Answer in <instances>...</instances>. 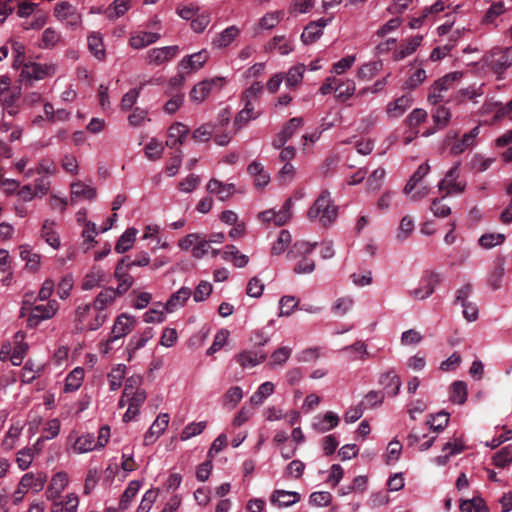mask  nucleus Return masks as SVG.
<instances>
[{
    "mask_svg": "<svg viewBox=\"0 0 512 512\" xmlns=\"http://www.w3.org/2000/svg\"><path fill=\"white\" fill-rule=\"evenodd\" d=\"M338 208L333 205L330 192L323 190L307 212L310 220L319 219L322 226L331 225L337 218Z\"/></svg>",
    "mask_w": 512,
    "mask_h": 512,
    "instance_id": "obj_1",
    "label": "nucleus"
},
{
    "mask_svg": "<svg viewBox=\"0 0 512 512\" xmlns=\"http://www.w3.org/2000/svg\"><path fill=\"white\" fill-rule=\"evenodd\" d=\"M135 324V317L126 313L120 314L114 322L110 336L104 343H101V352L103 354L110 353L114 349V343L128 335L134 329Z\"/></svg>",
    "mask_w": 512,
    "mask_h": 512,
    "instance_id": "obj_2",
    "label": "nucleus"
},
{
    "mask_svg": "<svg viewBox=\"0 0 512 512\" xmlns=\"http://www.w3.org/2000/svg\"><path fill=\"white\" fill-rule=\"evenodd\" d=\"M484 63L498 78L512 65V47L494 48L484 57Z\"/></svg>",
    "mask_w": 512,
    "mask_h": 512,
    "instance_id": "obj_3",
    "label": "nucleus"
},
{
    "mask_svg": "<svg viewBox=\"0 0 512 512\" xmlns=\"http://www.w3.org/2000/svg\"><path fill=\"white\" fill-rule=\"evenodd\" d=\"M58 309L59 304L56 300H50L47 304L34 306L27 318V326L29 328H34L41 321L51 319L56 314Z\"/></svg>",
    "mask_w": 512,
    "mask_h": 512,
    "instance_id": "obj_4",
    "label": "nucleus"
},
{
    "mask_svg": "<svg viewBox=\"0 0 512 512\" xmlns=\"http://www.w3.org/2000/svg\"><path fill=\"white\" fill-rule=\"evenodd\" d=\"M292 205V199L288 198L278 212L273 209L263 211L259 214V218L263 222H274L277 226H283L292 217Z\"/></svg>",
    "mask_w": 512,
    "mask_h": 512,
    "instance_id": "obj_5",
    "label": "nucleus"
},
{
    "mask_svg": "<svg viewBox=\"0 0 512 512\" xmlns=\"http://www.w3.org/2000/svg\"><path fill=\"white\" fill-rule=\"evenodd\" d=\"M458 78L459 74L455 72L447 74L443 78L435 81V83L430 89L428 101L433 105H437L438 103H440L444 98L442 92L447 91L449 85Z\"/></svg>",
    "mask_w": 512,
    "mask_h": 512,
    "instance_id": "obj_6",
    "label": "nucleus"
},
{
    "mask_svg": "<svg viewBox=\"0 0 512 512\" xmlns=\"http://www.w3.org/2000/svg\"><path fill=\"white\" fill-rule=\"evenodd\" d=\"M169 423V415L160 414L144 435V445H151L165 431Z\"/></svg>",
    "mask_w": 512,
    "mask_h": 512,
    "instance_id": "obj_7",
    "label": "nucleus"
},
{
    "mask_svg": "<svg viewBox=\"0 0 512 512\" xmlns=\"http://www.w3.org/2000/svg\"><path fill=\"white\" fill-rule=\"evenodd\" d=\"M301 500V495L295 491L277 489L271 497L270 502L279 508L289 507Z\"/></svg>",
    "mask_w": 512,
    "mask_h": 512,
    "instance_id": "obj_8",
    "label": "nucleus"
},
{
    "mask_svg": "<svg viewBox=\"0 0 512 512\" xmlns=\"http://www.w3.org/2000/svg\"><path fill=\"white\" fill-rule=\"evenodd\" d=\"M189 133V128L180 122L173 123L168 129V137L166 146L169 148H176L184 142V139Z\"/></svg>",
    "mask_w": 512,
    "mask_h": 512,
    "instance_id": "obj_9",
    "label": "nucleus"
},
{
    "mask_svg": "<svg viewBox=\"0 0 512 512\" xmlns=\"http://www.w3.org/2000/svg\"><path fill=\"white\" fill-rule=\"evenodd\" d=\"M178 53V46H166L162 48H153L148 51L147 59L149 63L160 65L169 61Z\"/></svg>",
    "mask_w": 512,
    "mask_h": 512,
    "instance_id": "obj_10",
    "label": "nucleus"
},
{
    "mask_svg": "<svg viewBox=\"0 0 512 512\" xmlns=\"http://www.w3.org/2000/svg\"><path fill=\"white\" fill-rule=\"evenodd\" d=\"M207 191L210 194H214L220 201H225L235 193L234 184H225L215 178H212L207 186Z\"/></svg>",
    "mask_w": 512,
    "mask_h": 512,
    "instance_id": "obj_11",
    "label": "nucleus"
},
{
    "mask_svg": "<svg viewBox=\"0 0 512 512\" xmlns=\"http://www.w3.org/2000/svg\"><path fill=\"white\" fill-rule=\"evenodd\" d=\"M422 40L423 37L420 35H416L414 37L404 40L400 44L399 48L394 52L393 59L395 61H399L413 54L416 51V49L420 46Z\"/></svg>",
    "mask_w": 512,
    "mask_h": 512,
    "instance_id": "obj_12",
    "label": "nucleus"
},
{
    "mask_svg": "<svg viewBox=\"0 0 512 512\" xmlns=\"http://www.w3.org/2000/svg\"><path fill=\"white\" fill-rule=\"evenodd\" d=\"M220 79L204 80L196 84L190 92L192 101L202 102L210 94L212 88L217 85Z\"/></svg>",
    "mask_w": 512,
    "mask_h": 512,
    "instance_id": "obj_13",
    "label": "nucleus"
},
{
    "mask_svg": "<svg viewBox=\"0 0 512 512\" xmlns=\"http://www.w3.org/2000/svg\"><path fill=\"white\" fill-rule=\"evenodd\" d=\"M380 384L384 387L388 396L394 397L400 390L401 380L394 371H389L381 376Z\"/></svg>",
    "mask_w": 512,
    "mask_h": 512,
    "instance_id": "obj_14",
    "label": "nucleus"
},
{
    "mask_svg": "<svg viewBox=\"0 0 512 512\" xmlns=\"http://www.w3.org/2000/svg\"><path fill=\"white\" fill-rule=\"evenodd\" d=\"M191 295V289L188 287H182L177 292L173 293L166 303V309L169 312H173L178 307L183 306Z\"/></svg>",
    "mask_w": 512,
    "mask_h": 512,
    "instance_id": "obj_15",
    "label": "nucleus"
},
{
    "mask_svg": "<svg viewBox=\"0 0 512 512\" xmlns=\"http://www.w3.org/2000/svg\"><path fill=\"white\" fill-rule=\"evenodd\" d=\"M222 258L226 261L231 260L234 266L242 268L248 264V256L241 254L234 245H227L222 252Z\"/></svg>",
    "mask_w": 512,
    "mask_h": 512,
    "instance_id": "obj_16",
    "label": "nucleus"
},
{
    "mask_svg": "<svg viewBox=\"0 0 512 512\" xmlns=\"http://www.w3.org/2000/svg\"><path fill=\"white\" fill-rule=\"evenodd\" d=\"M240 30L236 26H230L218 34L212 44L217 48H224L231 44L239 35Z\"/></svg>",
    "mask_w": 512,
    "mask_h": 512,
    "instance_id": "obj_17",
    "label": "nucleus"
},
{
    "mask_svg": "<svg viewBox=\"0 0 512 512\" xmlns=\"http://www.w3.org/2000/svg\"><path fill=\"white\" fill-rule=\"evenodd\" d=\"M207 59L208 53L205 50H203L184 58L180 62V66L185 70H197L204 65Z\"/></svg>",
    "mask_w": 512,
    "mask_h": 512,
    "instance_id": "obj_18",
    "label": "nucleus"
},
{
    "mask_svg": "<svg viewBox=\"0 0 512 512\" xmlns=\"http://www.w3.org/2000/svg\"><path fill=\"white\" fill-rule=\"evenodd\" d=\"M46 475L39 473L35 476L33 473H26L21 478V487L24 489L32 488L36 492H39L43 489L46 482Z\"/></svg>",
    "mask_w": 512,
    "mask_h": 512,
    "instance_id": "obj_19",
    "label": "nucleus"
},
{
    "mask_svg": "<svg viewBox=\"0 0 512 512\" xmlns=\"http://www.w3.org/2000/svg\"><path fill=\"white\" fill-rule=\"evenodd\" d=\"M78 453H87L94 449H98L94 434L87 433L79 436L73 446Z\"/></svg>",
    "mask_w": 512,
    "mask_h": 512,
    "instance_id": "obj_20",
    "label": "nucleus"
},
{
    "mask_svg": "<svg viewBox=\"0 0 512 512\" xmlns=\"http://www.w3.org/2000/svg\"><path fill=\"white\" fill-rule=\"evenodd\" d=\"M317 243H310L304 240L296 241L292 248L288 251L287 257L290 259H294L296 257H306L316 247Z\"/></svg>",
    "mask_w": 512,
    "mask_h": 512,
    "instance_id": "obj_21",
    "label": "nucleus"
},
{
    "mask_svg": "<svg viewBox=\"0 0 512 512\" xmlns=\"http://www.w3.org/2000/svg\"><path fill=\"white\" fill-rule=\"evenodd\" d=\"M266 354L261 352L244 351L237 356V361L242 367L255 366L266 359Z\"/></svg>",
    "mask_w": 512,
    "mask_h": 512,
    "instance_id": "obj_22",
    "label": "nucleus"
},
{
    "mask_svg": "<svg viewBox=\"0 0 512 512\" xmlns=\"http://www.w3.org/2000/svg\"><path fill=\"white\" fill-rule=\"evenodd\" d=\"M140 487H141V483L138 480H132L128 484L127 488L125 489V491L123 492V494L120 498V502H119L120 510H126L130 506L133 498L138 493Z\"/></svg>",
    "mask_w": 512,
    "mask_h": 512,
    "instance_id": "obj_23",
    "label": "nucleus"
},
{
    "mask_svg": "<svg viewBox=\"0 0 512 512\" xmlns=\"http://www.w3.org/2000/svg\"><path fill=\"white\" fill-rule=\"evenodd\" d=\"M116 298V291L114 288L108 287L101 291L93 302L95 310H105L106 307L113 303Z\"/></svg>",
    "mask_w": 512,
    "mask_h": 512,
    "instance_id": "obj_24",
    "label": "nucleus"
},
{
    "mask_svg": "<svg viewBox=\"0 0 512 512\" xmlns=\"http://www.w3.org/2000/svg\"><path fill=\"white\" fill-rule=\"evenodd\" d=\"M137 232L138 231L135 228H128L117 241L115 251L117 253H124L128 251L136 239Z\"/></svg>",
    "mask_w": 512,
    "mask_h": 512,
    "instance_id": "obj_25",
    "label": "nucleus"
},
{
    "mask_svg": "<svg viewBox=\"0 0 512 512\" xmlns=\"http://www.w3.org/2000/svg\"><path fill=\"white\" fill-rule=\"evenodd\" d=\"M96 195V190L82 182H75L71 184V200L76 198H84L92 200Z\"/></svg>",
    "mask_w": 512,
    "mask_h": 512,
    "instance_id": "obj_26",
    "label": "nucleus"
},
{
    "mask_svg": "<svg viewBox=\"0 0 512 512\" xmlns=\"http://www.w3.org/2000/svg\"><path fill=\"white\" fill-rule=\"evenodd\" d=\"M159 35L152 32H140L130 38V45L135 49H141L157 41Z\"/></svg>",
    "mask_w": 512,
    "mask_h": 512,
    "instance_id": "obj_27",
    "label": "nucleus"
},
{
    "mask_svg": "<svg viewBox=\"0 0 512 512\" xmlns=\"http://www.w3.org/2000/svg\"><path fill=\"white\" fill-rule=\"evenodd\" d=\"M467 399V385L463 381H455L451 385L450 400L456 404H464Z\"/></svg>",
    "mask_w": 512,
    "mask_h": 512,
    "instance_id": "obj_28",
    "label": "nucleus"
},
{
    "mask_svg": "<svg viewBox=\"0 0 512 512\" xmlns=\"http://www.w3.org/2000/svg\"><path fill=\"white\" fill-rule=\"evenodd\" d=\"M84 377V369L77 367L72 370L66 378L65 391L72 392L77 390L82 383Z\"/></svg>",
    "mask_w": 512,
    "mask_h": 512,
    "instance_id": "obj_29",
    "label": "nucleus"
},
{
    "mask_svg": "<svg viewBox=\"0 0 512 512\" xmlns=\"http://www.w3.org/2000/svg\"><path fill=\"white\" fill-rule=\"evenodd\" d=\"M88 48L97 59H104L105 49L99 33H93L88 37Z\"/></svg>",
    "mask_w": 512,
    "mask_h": 512,
    "instance_id": "obj_30",
    "label": "nucleus"
},
{
    "mask_svg": "<svg viewBox=\"0 0 512 512\" xmlns=\"http://www.w3.org/2000/svg\"><path fill=\"white\" fill-rule=\"evenodd\" d=\"M19 99V94L16 92H10L6 96L2 97L0 100V105L3 107V110L10 116H15L19 112V106L17 105V101Z\"/></svg>",
    "mask_w": 512,
    "mask_h": 512,
    "instance_id": "obj_31",
    "label": "nucleus"
},
{
    "mask_svg": "<svg viewBox=\"0 0 512 512\" xmlns=\"http://www.w3.org/2000/svg\"><path fill=\"white\" fill-rule=\"evenodd\" d=\"M410 106L411 99L407 96H401L388 105L387 111L391 116L397 117L402 115Z\"/></svg>",
    "mask_w": 512,
    "mask_h": 512,
    "instance_id": "obj_32",
    "label": "nucleus"
},
{
    "mask_svg": "<svg viewBox=\"0 0 512 512\" xmlns=\"http://www.w3.org/2000/svg\"><path fill=\"white\" fill-rule=\"evenodd\" d=\"M339 417L337 414L333 412H327L325 413L322 420H320L317 423H314V428L321 433L327 432L334 427H336L339 423Z\"/></svg>",
    "mask_w": 512,
    "mask_h": 512,
    "instance_id": "obj_33",
    "label": "nucleus"
},
{
    "mask_svg": "<svg viewBox=\"0 0 512 512\" xmlns=\"http://www.w3.org/2000/svg\"><path fill=\"white\" fill-rule=\"evenodd\" d=\"M336 96L341 101L348 100L355 92V83L353 80H338L335 88Z\"/></svg>",
    "mask_w": 512,
    "mask_h": 512,
    "instance_id": "obj_34",
    "label": "nucleus"
},
{
    "mask_svg": "<svg viewBox=\"0 0 512 512\" xmlns=\"http://www.w3.org/2000/svg\"><path fill=\"white\" fill-rule=\"evenodd\" d=\"M45 75L46 69L38 63L25 64L21 72V76L34 80L43 79Z\"/></svg>",
    "mask_w": 512,
    "mask_h": 512,
    "instance_id": "obj_35",
    "label": "nucleus"
},
{
    "mask_svg": "<svg viewBox=\"0 0 512 512\" xmlns=\"http://www.w3.org/2000/svg\"><path fill=\"white\" fill-rule=\"evenodd\" d=\"M304 72L305 66L303 64L291 67L286 74V85L291 88L297 86L302 81Z\"/></svg>",
    "mask_w": 512,
    "mask_h": 512,
    "instance_id": "obj_36",
    "label": "nucleus"
},
{
    "mask_svg": "<svg viewBox=\"0 0 512 512\" xmlns=\"http://www.w3.org/2000/svg\"><path fill=\"white\" fill-rule=\"evenodd\" d=\"M291 242V234L288 230H281L278 236V239L273 243L271 248L272 255H280L282 254L287 246Z\"/></svg>",
    "mask_w": 512,
    "mask_h": 512,
    "instance_id": "obj_37",
    "label": "nucleus"
},
{
    "mask_svg": "<svg viewBox=\"0 0 512 512\" xmlns=\"http://www.w3.org/2000/svg\"><path fill=\"white\" fill-rule=\"evenodd\" d=\"M381 69H382L381 61L369 62V63L362 65L359 68L357 75H358V78H360V79L370 80Z\"/></svg>",
    "mask_w": 512,
    "mask_h": 512,
    "instance_id": "obj_38",
    "label": "nucleus"
},
{
    "mask_svg": "<svg viewBox=\"0 0 512 512\" xmlns=\"http://www.w3.org/2000/svg\"><path fill=\"white\" fill-rule=\"evenodd\" d=\"M505 273L504 263L503 261H499L496 267L491 271L488 277V285L493 290H498L501 288V281Z\"/></svg>",
    "mask_w": 512,
    "mask_h": 512,
    "instance_id": "obj_39",
    "label": "nucleus"
},
{
    "mask_svg": "<svg viewBox=\"0 0 512 512\" xmlns=\"http://www.w3.org/2000/svg\"><path fill=\"white\" fill-rule=\"evenodd\" d=\"M384 400V393L381 391H370L364 397V399L360 402L363 409H372L377 406H380Z\"/></svg>",
    "mask_w": 512,
    "mask_h": 512,
    "instance_id": "obj_40",
    "label": "nucleus"
},
{
    "mask_svg": "<svg viewBox=\"0 0 512 512\" xmlns=\"http://www.w3.org/2000/svg\"><path fill=\"white\" fill-rule=\"evenodd\" d=\"M495 466L504 468L512 463V445L503 447L493 456Z\"/></svg>",
    "mask_w": 512,
    "mask_h": 512,
    "instance_id": "obj_41",
    "label": "nucleus"
},
{
    "mask_svg": "<svg viewBox=\"0 0 512 512\" xmlns=\"http://www.w3.org/2000/svg\"><path fill=\"white\" fill-rule=\"evenodd\" d=\"M431 420H427V424L435 432H441L449 423V414L442 411L436 415H431Z\"/></svg>",
    "mask_w": 512,
    "mask_h": 512,
    "instance_id": "obj_42",
    "label": "nucleus"
},
{
    "mask_svg": "<svg viewBox=\"0 0 512 512\" xmlns=\"http://www.w3.org/2000/svg\"><path fill=\"white\" fill-rule=\"evenodd\" d=\"M53 222L46 220L42 227V237L53 248H58L60 240L58 235L52 230Z\"/></svg>",
    "mask_w": 512,
    "mask_h": 512,
    "instance_id": "obj_43",
    "label": "nucleus"
},
{
    "mask_svg": "<svg viewBox=\"0 0 512 512\" xmlns=\"http://www.w3.org/2000/svg\"><path fill=\"white\" fill-rule=\"evenodd\" d=\"M205 428H206L205 421L192 422L184 427L180 438L183 441L188 440L194 436L201 434Z\"/></svg>",
    "mask_w": 512,
    "mask_h": 512,
    "instance_id": "obj_44",
    "label": "nucleus"
},
{
    "mask_svg": "<svg viewBox=\"0 0 512 512\" xmlns=\"http://www.w3.org/2000/svg\"><path fill=\"white\" fill-rule=\"evenodd\" d=\"M322 30H319L317 25L310 22L305 28L301 35V40L304 44H311L315 42L322 35Z\"/></svg>",
    "mask_w": 512,
    "mask_h": 512,
    "instance_id": "obj_45",
    "label": "nucleus"
},
{
    "mask_svg": "<svg viewBox=\"0 0 512 512\" xmlns=\"http://www.w3.org/2000/svg\"><path fill=\"white\" fill-rule=\"evenodd\" d=\"M446 450H450V452L446 455H440V456L436 457L435 462L438 465H445L448 462L450 455H455V454L461 453L463 451V445L461 443L447 442L443 446V451H446Z\"/></svg>",
    "mask_w": 512,
    "mask_h": 512,
    "instance_id": "obj_46",
    "label": "nucleus"
},
{
    "mask_svg": "<svg viewBox=\"0 0 512 512\" xmlns=\"http://www.w3.org/2000/svg\"><path fill=\"white\" fill-rule=\"evenodd\" d=\"M60 40V34L55 31L53 28H47L44 30L41 38L40 47L42 48H51L54 47L57 42Z\"/></svg>",
    "mask_w": 512,
    "mask_h": 512,
    "instance_id": "obj_47",
    "label": "nucleus"
},
{
    "mask_svg": "<svg viewBox=\"0 0 512 512\" xmlns=\"http://www.w3.org/2000/svg\"><path fill=\"white\" fill-rule=\"evenodd\" d=\"M505 240L504 234H484L479 239V244L486 249L495 247L496 245L502 244Z\"/></svg>",
    "mask_w": 512,
    "mask_h": 512,
    "instance_id": "obj_48",
    "label": "nucleus"
},
{
    "mask_svg": "<svg viewBox=\"0 0 512 512\" xmlns=\"http://www.w3.org/2000/svg\"><path fill=\"white\" fill-rule=\"evenodd\" d=\"M124 369L125 366L119 365L116 369H113L112 372L108 375L109 385L112 391H115L121 387L122 380L124 378Z\"/></svg>",
    "mask_w": 512,
    "mask_h": 512,
    "instance_id": "obj_49",
    "label": "nucleus"
},
{
    "mask_svg": "<svg viewBox=\"0 0 512 512\" xmlns=\"http://www.w3.org/2000/svg\"><path fill=\"white\" fill-rule=\"evenodd\" d=\"M242 397L243 393L240 387H231L224 396V404L230 405L232 408H234L241 401Z\"/></svg>",
    "mask_w": 512,
    "mask_h": 512,
    "instance_id": "obj_50",
    "label": "nucleus"
},
{
    "mask_svg": "<svg viewBox=\"0 0 512 512\" xmlns=\"http://www.w3.org/2000/svg\"><path fill=\"white\" fill-rule=\"evenodd\" d=\"M212 292V285L207 281H201L196 287L193 298L195 302H202L209 297Z\"/></svg>",
    "mask_w": 512,
    "mask_h": 512,
    "instance_id": "obj_51",
    "label": "nucleus"
},
{
    "mask_svg": "<svg viewBox=\"0 0 512 512\" xmlns=\"http://www.w3.org/2000/svg\"><path fill=\"white\" fill-rule=\"evenodd\" d=\"M414 229V222L409 216H404L400 222L397 239L404 240L406 239Z\"/></svg>",
    "mask_w": 512,
    "mask_h": 512,
    "instance_id": "obj_52",
    "label": "nucleus"
},
{
    "mask_svg": "<svg viewBox=\"0 0 512 512\" xmlns=\"http://www.w3.org/2000/svg\"><path fill=\"white\" fill-rule=\"evenodd\" d=\"M213 132H214V129H213V126L210 125V124H204L200 127H198L194 132H193V139L195 141H199V142H207L208 140H210V138L212 137L213 135Z\"/></svg>",
    "mask_w": 512,
    "mask_h": 512,
    "instance_id": "obj_53",
    "label": "nucleus"
},
{
    "mask_svg": "<svg viewBox=\"0 0 512 512\" xmlns=\"http://www.w3.org/2000/svg\"><path fill=\"white\" fill-rule=\"evenodd\" d=\"M291 355V349L288 347H280L275 350L270 358L271 365H282L284 364Z\"/></svg>",
    "mask_w": 512,
    "mask_h": 512,
    "instance_id": "obj_54",
    "label": "nucleus"
},
{
    "mask_svg": "<svg viewBox=\"0 0 512 512\" xmlns=\"http://www.w3.org/2000/svg\"><path fill=\"white\" fill-rule=\"evenodd\" d=\"M444 197L445 195L441 199L436 198L431 203L430 210L436 217L444 218L451 213L450 207L442 203Z\"/></svg>",
    "mask_w": 512,
    "mask_h": 512,
    "instance_id": "obj_55",
    "label": "nucleus"
},
{
    "mask_svg": "<svg viewBox=\"0 0 512 512\" xmlns=\"http://www.w3.org/2000/svg\"><path fill=\"white\" fill-rule=\"evenodd\" d=\"M282 12H269L260 19V26L264 29L274 28L281 20Z\"/></svg>",
    "mask_w": 512,
    "mask_h": 512,
    "instance_id": "obj_56",
    "label": "nucleus"
},
{
    "mask_svg": "<svg viewBox=\"0 0 512 512\" xmlns=\"http://www.w3.org/2000/svg\"><path fill=\"white\" fill-rule=\"evenodd\" d=\"M60 431V421L58 419H51L47 422L46 427L44 428V433L42 437L39 438L38 441L49 440L55 438Z\"/></svg>",
    "mask_w": 512,
    "mask_h": 512,
    "instance_id": "obj_57",
    "label": "nucleus"
},
{
    "mask_svg": "<svg viewBox=\"0 0 512 512\" xmlns=\"http://www.w3.org/2000/svg\"><path fill=\"white\" fill-rule=\"evenodd\" d=\"M146 400V392L142 389H137L130 397H127L128 404L135 408L134 414H139V408Z\"/></svg>",
    "mask_w": 512,
    "mask_h": 512,
    "instance_id": "obj_58",
    "label": "nucleus"
},
{
    "mask_svg": "<svg viewBox=\"0 0 512 512\" xmlns=\"http://www.w3.org/2000/svg\"><path fill=\"white\" fill-rule=\"evenodd\" d=\"M352 305L353 301L351 298L342 297L336 300L332 306V311L338 316H343L351 309Z\"/></svg>",
    "mask_w": 512,
    "mask_h": 512,
    "instance_id": "obj_59",
    "label": "nucleus"
},
{
    "mask_svg": "<svg viewBox=\"0 0 512 512\" xmlns=\"http://www.w3.org/2000/svg\"><path fill=\"white\" fill-rule=\"evenodd\" d=\"M385 174L386 172L383 168H377L374 170L367 180L368 188L372 191L378 190Z\"/></svg>",
    "mask_w": 512,
    "mask_h": 512,
    "instance_id": "obj_60",
    "label": "nucleus"
},
{
    "mask_svg": "<svg viewBox=\"0 0 512 512\" xmlns=\"http://www.w3.org/2000/svg\"><path fill=\"white\" fill-rule=\"evenodd\" d=\"M310 503L316 506H328L332 495L327 491L313 492L309 497Z\"/></svg>",
    "mask_w": 512,
    "mask_h": 512,
    "instance_id": "obj_61",
    "label": "nucleus"
},
{
    "mask_svg": "<svg viewBox=\"0 0 512 512\" xmlns=\"http://www.w3.org/2000/svg\"><path fill=\"white\" fill-rule=\"evenodd\" d=\"M228 337H229L228 330L222 329L219 332H217V334L215 335L214 341H213L212 345L210 346V348L208 349L207 353L213 354L216 351L220 350L226 343Z\"/></svg>",
    "mask_w": 512,
    "mask_h": 512,
    "instance_id": "obj_62",
    "label": "nucleus"
},
{
    "mask_svg": "<svg viewBox=\"0 0 512 512\" xmlns=\"http://www.w3.org/2000/svg\"><path fill=\"white\" fill-rule=\"evenodd\" d=\"M427 118V113L423 109L413 110L406 119L407 125L410 128H416L420 123L424 122Z\"/></svg>",
    "mask_w": 512,
    "mask_h": 512,
    "instance_id": "obj_63",
    "label": "nucleus"
},
{
    "mask_svg": "<svg viewBox=\"0 0 512 512\" xmlns=\"http://www.w3.org/2000/svg\"><path fill=\"white\" fill-rule=\"evenodd\" d=\"M298 300L294 296H283L280 299L281 315H290L294 308L298 305Z\"/></svg>",
    "mask_w": 512,
    "mask_h": 512,
    "instance_id": "obj_64",
    "label": "nucleus"
}]
</instances>
